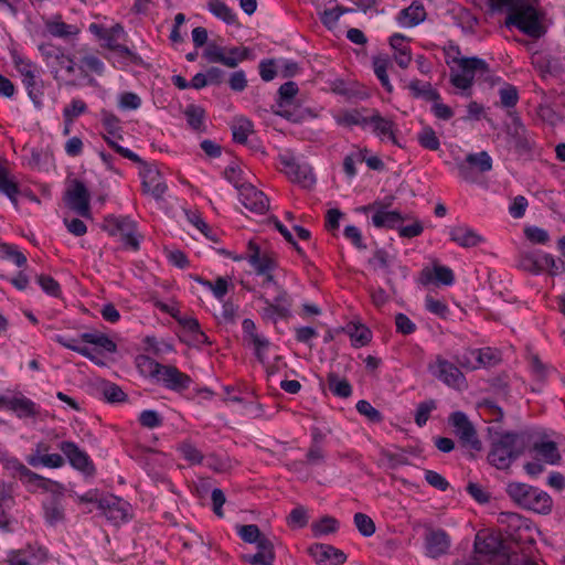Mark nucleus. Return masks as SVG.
I'll list each match as a JSON object with an SVG mask.
<instances>
[{
	"mask_svg": "<svg viewBox=\"0 0 565 565\" xmlns=\"http://www.w3.org/2000/svg\"><path fill=\"white\" fill-rule=\"evenodd\" d=\"M509 142L520 154L529 153L534 145V140L519 117H513L511 125L508 126Z\"/></svg>",
	"mask_w": 565,
	"mask_h": 565,
	"instance_id": "nucleus-16",
	"label": "nucleus"
},
{
	"mask_svg": "<svg viewBox=\"0 0 565 565\" xmlns=\"http://www.w3.org/2000/svg\"><path fill=\"white\" fill-rule=\"evenodd\" d=\"M501 523L505 524L508 530H531V522L513 512L503 513L501 515Z\"/></svg>",
	"mask_w": 565,
	"mask_h": 565,
	"instance_id": "nucleus-51",
	"label": "nucleus"
},
{
	"mask_svg": "<svg viewBox=\"0 0 565 565\" xmlns=\"http://www.w3.org/2000/svg\"><path fill=\"white\" fill-rule=\"evenodd\" d=\"M207 9L226 24H235L237 22L236 13L222 0H209Z\"/></svg>",
	"mask_w": 565,
	"mask_h": 565,
	"instance_id": "nucleus-33",
	"label": "nucleus"
},
{
	"mask_svg": "<svg viewBox=\"0 0 565 565\" xmlns=\"http://www.w3.org/2000/svg\"><path fill=\"white\" fill-rule=\"evenodd\" d=\"M328 386L329 390L339 397L347 398L352 394L351 384L345 380L341 379L337 373L330 372L328 374Z\"/></svg>",
	"mask_w": 565,
	"mask_h": 565,
	"instance_id": "nucleus-39",
	"label": "nucleus"
},
{
	"mask_svg": "<svg viewBox=\"0 0 565 565\" xmlns=\"http://www.w3.org/2000/svg\"><path fill=\"white\" fill-rule=\"evenodd\" d=\"M455 62L458 64L459 72H457L459 75L466 76L470 79V82H473L476 73H484L488 71V64L478 57H461L458 60H455Z\"/></svg>",
	"mask_w": 565,
	"mask_h": 565,
	"instance_id": "nucleus-27",
	"label": "nucleus"
},
{
	"mask_svg": "<svg viewBox=\"0 0 565 565\" xmlns=\"http://www.w3.org/2000/svg\"><path fill=\"white\" fill-rule=\"evenodd\" d=\"M188 124L194 129L200 130L204 124V110L195 105H190L184 110Z\"/></svg>",
	"mask_w": 565,
	"mask_h": 565,
	"instance_id": "nucleus-55",
	"label": "nucleus"
},
{
	"mask_svg": "<svg viewBox=\"0 0 565 565\" xmlns=\"http://www.w3.org/2000/svg\"><path fill=\"white\" fill-rule=\"evenodd\" d=\"M455 163L459 177L470 183L476 182L479 174L489 172L492 169V158L487 151L469 153L465 159L457 158Z\"/></svg>",
	"mask_w": 565,
	"mask_h": 565,
	"instance_id": "nucleus-4",
	"label": "nucleus"
},
{
	"mask_svg": "<svg viewBox=\"0 0 565 565\" xmlns=\"http://www.w3.org/2000/svg\"><path fill=\"white\" fill-rule=\"evenodd\" d=\"M231 128L233 139L238 143H245L249 134L253 132V124L245 117L235 118Z\"/></svg>",
	"mask_w": 565,
	"mask_h": 565,
	"instance_id": "nucleus-42",
	"label": "nucleus"
},
{
	"mask_svg": "<svg viewBox=\"0 0 565 565\" xmlns=\"http://www.w3.org/2000/svg\"><path fill=\"white\" fill-rule=\"evenodd\" d=\"M349 11H350L349 9H345L341 6H337L334 8L327 9L321 13V21L324 25L332 28L337 24L340 17L343 13L349 12Z\"/></svg>",
	"mask_w": 565,
	"mask_h": 565,
	"instance_id": "nucleus-63",
	"label": "nucleus"
},
{
	"mask_svg": "<svg viewBox=\"0 0 565 565\" xmlns=\"http://www.w3.org/2000/svg\"><path fill=\"white\" fill-rule=\"evenodd\" d=\"M533 449L546 463L557 465L561 461V455L554 441L535 443Z\"/></svg>",
	"mask_w": 565,
	"mask_h": 565,
	"instance_id": "nucleus-34",
	"label": "nucleus"
},
{
	"mask_svg": "<svg viewBox=\"0 0 565 565\" xmlns=\"http://www.w3.org/2000/svg\"><path fill=\"white\" fill-rule=\"evenodd\" d=\"M417 140L419 145L428 150H438L440 147V141L436 136L434 129L429 126H425L417 135Z\"/></svg>",
	"mask_w": 565,
	"mask_h": 565,
	"instance_id": "nucleus-49",
	"label": "nucleus"
},
{
	"mask_svg": "<svg viewBox=\"0 0 565 565\" xmlns=\"http://www.w3.org/2000/svg\"><path fill=\"white\" fill-rule=\"evenodd\" d=\"M49 67H51V73L53 75V78L61 83V76L60 72L62 70L65 71L66 74L72 75L75 72L76 63L74 61V57L70 54H66L64 49L61 51V53H57L55 55V62H52L49 64Z\"/></svg>",
	"mask_w": 565,
	"mask_h": 565,
	"instance_id": "nucleus-29",
	"label": "nucleus"
},
{
	"mask_svg": "<svg viewBox=\"0 0 565 565\" xmlns=\"http://www.w3.org/2000/svg\"><path fill=\"white\" fill-rule=\"evenodd\" d=\"M507 26H515L524 34L539 39L545 33L539 12L532 1L520 0L505 19Z\"/></svg>",
	"mask_w": 565,
	"mask_h": 565,
	"instance_id": "nucleus-3",
	"label": "nucleus"
},
{
	"mask_svg": "<svg viewBox=\"0 0 565 565\" xmlns=\"http://www.w3.org/2000/svg\"><path fill=\"white\" fill-rule=\"evenodd\" d=\"M428 371L449 387L462 390L467 386L466 377L460 369L441 355H437L435 361L428 364Z\"/></svg>",
	"mask_w": 565,
	"mask_h": 565,
	"instance_id": "nucleus-6",
	"label": "nucleus"
},
{
	"mask_svg": "<svg viewBox=\"0 0 565 565\" xmlns=\"http://www.w3.org/2000/svg\"><path fill=\"white\" fill-rule=\"evenodd\" d=\"M310 556L319 565H341L345 562V554L328 544H315L308 548Z\"/></svg>",
	"mask_w": 565,
	"mask_h": 565,
	"instance_id": "nucleus-19",
	"label": "nucleus"
},
{
	"mask_svg": "<svg viewBox=\"0 0 565 565\" xmlns=\"http://www.w3.org/2000/svg\"><path fill=\"white\" fill-rule=\"evenodd\" d=\"M143 193L150 194L154 200H162L168 186L157 168L145 166L140 172Z\"/></svg>",
	"mask_w": 565,
	"mask_h": 565,
	"instance_id": "nucleus-15",
	"label": "nucleus"
},
{
	"mask_svg": "<svg viewBox=\"0 0 565 565\" xmlns=\"http://www.w3.org/2000/svg\"><path fill=\"white\" fill-rule=\"evenodd\" d=\"M426 10L419 0H414L407 8L403 9L396 20L403 28H413L425 21Z\"/></svg>",
	"mask_w": 565,
	"mask_h": 565,
	"instance_id": "nucleus-21",
	"label": "nucleus"
},
{
	"mask_svg": "<svg viewBox=\"0 0 565 565\" xmlns=\"http://www.w3.org/2000/svg\"><path fill=\"white\" fill-rule=\"evenodd\" d=\"M82 341L103 348L105 351L114 353L117 350L116 343L106 334L99 332H85L81 334Z\"/></svg>",
	"mask_w": 565,
	"mask_h": 565,
	"instance_id": "nucleus-41",
	"label": "nucleus"
},
{
	"mask_svg": "<svg viewBox=\"0 0 565 565\" xmlns=\"http://www.w3.org/2000/svg\"><path fill=\"white\" fill-rule=\"evenodd\" d=\"M281 171L291 182L300 184L302 188H311L316 183V177L311 167L291 153L279 154Z\"/></svg>",
	"mask_w": 565,
	"mask_h": 565,
	"instance_id": "nucleus-5",
	"label": "nucleus"
},
{
	"mask_svg": "<svg viewBox=\"0 0 565 565\" xmlns=\"http://www.w3.org/2000/svg\"><path fill=\"white\" fill-rule=\"evenodd\" d=\"M456 363L463 370L473 371L480 369V363L477 362L476 349H467L461 354L455 358Z\"/></svg>",
	"mask_w": 565,
	"mask_h": 565,
	"instance_id": "nucleus-56",
	"label": "nucleus"
},
{
	"mask_svg": "<svg viewBox=\"0 0 565 565\" xmlns=\"http://www.w3.org/2000/svg\"><path fill=\"white\" fill-rule=\"evenodd\" d=\"M475 550L491 563L501 562L524 552L518 532H477Z\"/></svg>",
	"mask_w": 565,
	"mask_h": 565,
	"instance_id": "nucleus-1",
	"label": "nucleus"
},
{
	"mask_svg": "<svg viewBox=\"0 0 565 565\" xmlns=\"http://www.w3.org/2000/svg\"><path fill=\"white\" fill-rule=\"evenodd\" d=\"M367 120L369 116H364L360 110L356 109L347 110L335 116L337 124L343 127H365L367 126Z\"/></svg>",
	"mask_w": 565,
	"mask_h": 565,
	"instance_id": "nucleus-38",
	"label": "nucleus"
},
{
	"mask_svg": "<svg viewBox=\"0 0 565 565\" xmlns=\"http://www.w3.org/2000/svg\"><path fill=\"white\" fill-rule=\"evenodd\" d=\"M0 253L2 257L12 260L18 267H22L26 264V257L14 245L6 243L0 244Z\"/></svg>",
	"mask_w": 565,
	"mask_h": 565,
	"instance_id": "nucleus-53",
	"label": "nucleus"
},
{
	"mask_svg": "<svg viewBox=\"0 0 565 565\" xmlns=\"http://www.w3.org/2000/svg\"><path fill=\"white\" fill-rule=\"evenodd\" d=\"M244 258L250 264L257 275L273 271L277 266L273 255L268 252H263L253 241L248 242Z\"/></svg>",
	"mask_w": 565,
	"mask_h": 565,
	"instance_id": "nucleus-13",
	"label": "nucleus"
},
{
	"mask_svg": "<svg viewBox=\"0 0 565 565\" xmlns=\"http://www.w3.org/2000/svg\"><path fill=\"white\" fill-rule=\"evenodd\" d=\"M404 220V216L398 211H388L383 206H381L372 216L373 225L380 228H394Z\"/></svg>",
	"mask_w": 565,
	"mask_h": 565,
	"instance_id": "nucleus-30",
	"label": "nucleus"
},
{
	"mask_svg": "<svg viewBox=\"0 0 565 565\" xmlns=\"http://www.w3.org/2000/svg\"><path fill=\"white\" fill-rule=\"evenodd\" d=\"M308 519L307 509L302 505H298L289 513L287 524L290 527L302 529L308 525Z\"/></svg>",
	"mask_w": 565,
	"mask_h": 565,
	"instance_id": "nucleus-52",
	"label": "nucleus"
},
{
	"mask_svg": "<svg viewBox=\"0 0 565 565\" xmlns=\"http://www.w3.org/2000/svg\"><path fill=\"white\" fill-rule=\"evenodd\" d=\"M542 260L544 270H548L550 275L557 276L565 273V262L563 259H556L551 254L542 253Z\"/></svg>",
	"mask_w": 565,
	"mask_h": 565,
	"instance_id": "nucleus-61",
	"label": "nucleus"
},
{
	"mask_svg": "<svg viewBox=\"0 0 565 565\" xmlns=\"http://www.w3.org/2000/svg\"><path fill=\"white\" fill-rule=\"evenodd\" d=\"M61 451L66 456L71 466L86 475H93L95 471L94 465L88 455L81 450L73 441H62L60 444Z\"/></svg>",
	"mask_w": 565,
	"mask_h": 565,
	"instance_id": "nucleus-17",
	"label": "nucleus"
},
{
	"mask_svg": "<svg viewBox=\"0 0 565 565\" xmlns=\"http://www.w3.org/2000/svg\"><path fill=\"white\" fill-rule=\"evenodd\" d=\"M18 417H35L39 415V407L30 398L25 396H14L13 405L11 408Z\"/></svg>",
	"mask_w": 565,
	"mask_h": 565,
	"instance_id": "nucleus-37",
	"label": "nucleus"
},
{
	"mask_svg": "<svg viewBox=\"0 0 565 565\" xmlns=\"http://www.w3.org/2000/svg\"><path fill=\"white\" fill-rule=\"evenodd\" d=\"M87 111V106L82 99H72L71 104L63 109V117L66 122L72 124L73 120Z\"/></svg>",
	"mask_w": 565,
	"mask_h": 565,
	"instance_id": "nucleus-60",
	"label": "nucleus"
},
{
	"mask_svg": "<svg viewBox=\"0 0 565 565\" xmlns=\"http://www.w3.org/2000/svg\"><path fill=\"white\" fill-rule=\"evenodd\" d=\"M12 62L21 77L40 72L36 63L17 52L12 53Z\"/></svg>",
	"mask_w": 565,
	"mask_h": 565,
	"instance_id": "nucleus-46",
	"label": "nucleus"
},
{
	"mask_svg": "<svg viewBox=\"0 0 565 565\" xmlns=\"http://www.w3.org/2000/svg\"><path fill=\"white\" fill-rule=\"evenodd\" d=\"M500 103L505 108H512L519 100L518 89L512 85H504L499 90Z\"/></svg>",
	"mask_w": 565,
	"mask_h": 565,
	"instance_id": "nucleus-62",
	"label": "nucleus"
},
{
	"mask_svg": "<svg viewBox=\"0 0 565 565\" xmlns=\"http://www.w3.org/2000/svg\"><path fill=\"white\" fill-rule=\"evenodd\" d=\"M66 205L82 217H90V194L82 181L73 180L64 195Z\"/></svg>",
	"mask_w": 565,
	"mask_h": 565,
	"instance_id": "nucleus-10",
	"label": "nucleus"
},
{
	"mask_svg": "<svg viewBox=\"0 0 565 565\" xmlns=\"http://www.w3.org/2000/svg\"><path fill=\"white\" fill-rule=\"evenodd\" d=\"M45 519L50 526H57L64 519V511L60 504L52 501L44 507Z\"/></svg>",
	"mask_w": 565,
	"mask_h": 565,
	"instance_id": "nucleus-59",
	"label": "nucleus"
},
{
	"mask_svg": "<svg viewBox=\"0 0 565 565\" xmlns=\"http://www.w3.org/2000/svg\"><path fill=\"white\" fill-rule=\"evenodd\" d=\"M22 83L28 92V96L31 98L36 107L42 106L43 98V83L39 77V73H33L22 77Z\"/></svg>",
	"mask_w": 565,
	"mask_h": 565,
	"instance_id": "nucleus-31",
	"label": "nucleus"
},
{
	"mask_svg": "<svg viewBox=\"0 0 565 565\" xmlns=\"http://www.w3.org/2000/svg\"><path fill=\"white\" fill-rule=\"evenodd\" d=\"M525 450L523 434L504 433L493 440L489 462L498 469H508Z\"/></svg>",
	"mask_w": 565,
	"mask_h": 565,
	"instance_id": "nucleus-2",
	"label": "nucleus"
},
{
	"mask_svg": "<svg viewBox=\"0 0 565 565\" xmlns=\"http://www.w3.org/2000/svg\"><path fill=\"white\" fill-rule=\"evenodd\" d=\"M157 382L162 383L168 390L182 392L190 387L192 380L188 374L180 372L175 366L162 364Z\"/></svg>",
	"mask_w": 565,
	"mask_h": 565,
	"instance_id": "nucleus-18",
	"label": "nucleus"
},
{
	"mask_svg": "<svg viewBox=\"0 0 565 565\" xmlns=\"http://www.w3.org/2000/svg\"><path fill=\"white\" fill-rule=\"evenodd\" d=\"M553 507L552 498L545 492L537 488L532 487L527 499L523 505L524 509L534 511L540 514H547L551 512Z\"/></svg>",
	"mask_w": 565,
	"mask_h": 565,
	"instance_id": "nucleus-23",
	"label": "nucleus"
},
{
	"mask_svg": "<svg viewBox=\"0 0 565 565\" xmlns=\"http://www.w3.org/2000/svg\"><path fill=\"white\" fill-rule=\"evenodd\" d=\"M137 367L139 372L148 376L150 379H154L157 381L160 370L162 367V364L154 361L153 359L147 356V355H140L136 360Z\"/></svg>",
	"mask_w": 565,
	"mask_h": 565,
	"instance_id": "nucleus-43",
	"label": "nucleus"
},
{
	"mask_svg": "<svg viewBox=\"0 0 565 565\" xmlns=\"http://www.w3.org/2000/svg\"><path fill=\"white\" fill-rule=\"evenodd\" d=\"M427 554L437 557L445 554L449 546L450 540L446 532H428L425 537Z\"/></svg>",
	"mask_w": 565,
	"mask_h": 565,
	"instance_id": "nucleus-25",
	"label": "nucleus"
},
{
	"mask_svg": "<svg viewBox=\"0 0 565 565\" xmlns=\"http://www.w3.org/2000/svg\"><path fill=\"white\" fill-rule=\"evenodd\" d=\"M0 192L6 194L14 206H18V184L2 166H0Z\"/></svg>",
	"mask_w": 565,
	"mask_h": 565,
	"instance_id": "nucleus-36",
	"label": "nucleus"
},
{
	"mask_svg": "<svg viewBox=\"0 0 565 565\" xmlns=\"http://www.w3.org/2000/svg\"><path fill=\"white\" fill-rule=\"evenodd\" d=\"M366 152V149H358L344 158L343 170L350 178H353L356 174L355 162H363L365 160Z\"/></svg>",
	"mask_w": 565,
	"mask_h": 565,
	"instance_id": "nucleus-54",
	"label": "nucleus"
},
{
	"mask_svg": "<svg viewBox=\"0 0 565 565\" xmlns=\"http://www.w3.org/2000/svg\"><path fill=\"white\" fill-rule=\"evenodd\" d=\"M406 36L401 33H394L390 38V44L395 51L394 60L397 63V65L402 68L408 67L412 61L411 51L408 46L404 44Z\"/></svg>",
	"mask_w": 565,
	"mask_h": 565,
	"instance_id": "nucleus-26",
	"label": "nucleus"
},
{
	"mask_svg": "<svg viewBox=\"0 0 565 565\" xmlns=\"http://www.w3.org/2000/svg\"><path fill=\"white\" fill-rule=\"evenodd\" d=\"M519 267L533 275H540L544 271L542 253L525 252L520 255Z\"/></svg>",
	"mask_w": 565,
	"mask_h": 565,
	"instance_id": "nucleus-32",
	"label": "nucleus"
},
{
	"mask_svg": "<svg viewBox=\"0 0 565 565\" xmlns=\"http://www.w3.org/2000/svg\"><path fill=\"white\" fill-rule=\"evenodd\" d=\"M105 228L110 235H119L122 243L134 250L139 249V235L134 220L126 216H109L105 220Z\"/></svg>",
	"mask_w": 565,
	"mask_h": 565,
	"instance_id": "nucleus-8",
	"label": "nucleus"
},
{
	"mask_svg": "<svg viewBox=\"0 0 565 565\" xmlns=\"http://www.w3.org/2000/svg\"><path fill=\"white\" fill-rule=\"evenodd\" d=\"M248 54L249 51L246 47H226L214 43H210L203 52V56L209 63H220L230 68H235L248 57Z\"/></svg>",
	"mask_w": 565,
	"mask_h": 565,
	"instance_id": "nucleus-7",
	"label": "nucleus"
},
{
	"mask_svg": "<svg viewBox=\"0 0 565 565\" xmlns=\"http://www.w3.org/2000/svg\"><path fill=\"white\" fill-rule=\"evenodd\" d=\"M20 481L26 487L28 491L35 492L39 489H42L44 491L49 490V484L51 481L41 475H38L33 472L32 470H29L21 479Z\"/></svg>",
	"mask_w": 565,
	"mask_h": 565,
	"instance_id": "nucleus-44",
	"label": "nucleus"
},
{
	"mask_svg": "<svg viewBox=\"0 0 565 565\" xmlns=\"http://www.w3.org/2000/svg\"><path fill=\"white\" fill-rule=\"evenodd\" d=\"M299 88L295 82H286L278 89V99L275 114L290 121L298 122L302 116L296 109H292V99L298 94Z\"/></svg>",
	"mask_w": 565,
	"mask_h": 565,
	"instance_id": "nucleus-11",
	"label": "nucleus"
},
{
	"mask_svg": "<svg viewBox=\"0 0 565 565\" xmlns=\"http://www.w3.org/2000/svg\"><path fill=\"white\" fill-rule=\"evenodd\" d=\"M105 141L120 156L124 158H127L134 162L141 163V159L138 154L129 150L128 148H124L119 145V140L122 139L121 135L119 132L116 134V136L111 135H104Z\"/></svg>",
	"mask_w": 565,
	"mask_h": 565,
	"instance_id": "nucleus-48",
	"label": "nucleus"
},
{
	"mask_svg": "<svg viewBox=\"0 0 565 565\" xmlns=\"http://www.w3.org/2000/svg\"><path fill=\"white\" fill-rule=\"evenodd\" d=\"M248 343H250L254 347L255 355L258 359V361L264 363L266 359V352L270 345L269 340L264 335L258 334L257 337H254V339L250 340Z\"/></svg>",
	"mask_w": 565,
	"mask_h": 565,
	"instance_id": "nucleus-64",
	"label": "nucleus"
},
{
	"mask_svg": "<svg viewBox=\"0 0 565 565\" xmlns=\"http://www.w3.org/2000/svg\"><path fill=\"white\" fill-rule=\"evenodd\" d=\"M246 559L252 565H271L274 559L271 542L263 543V546L258 547V552L254 555L246 556Z\"/></svg>",
	"mask_w": 565,
	"mask_h": 565,
	"instance_id": "nucleus-47",
	"label": "nucleus"
},
{
	"mask_svg": "<svg viewBox=\"0 0 565 565\" xmlns=\"http://www.w3.org/2000/svg\"><path fill=\"white\" fill-rule=\"evenodd\" d=\"M54 341L72 351L79 353L81 355L89 359L90 361H95V355L90 352V350L86 347L78 345L77 341L74 339H66L65 337L57 334L54 337Z\"/></svg>",
	"mask_w": 565,
	"mask_h": 565,
	"instance_id": "nucleus-57",
	"label": "nucleus"
},
{
	"mask_svg": "<svg viewBox=\"0 0 565 565\" xmlns=\"http://www.w3.org/2000/svg\"><path fill=\"white\" fill-rule=\"evenodd\" d=\"M449 423L454 427L456 436L461 443L471 449L480 451L482 444L477 436V431L467 415L462 412H455L449 417Z\"/></svg>",
	"mask_w": 565,
	"mask_h": 565,
	"instance_id": "nucleus-12",
	"label": "nucleus"
},
{
	"mask_svg": "<svg viewBox=\"0 0 565 565\" xmlns=\"http://www.w3.org/2000/svg\"><path fill=\"white\" fill-rule=\"evenodd\" d=\"M367 125L372 126L373 132L381 139L388 138L397 145L395 137V124L388 118L382 117L377 110L369 115Z\"/></svg>",
	"mask_w": 565,
	"mask_h": 565,
	"instance_id": "nucleus-22",
	"label": "nucleus"
},
{
	"mask_svg": "<svg viewBox=\"0 0 565 565\" xmlns=\"http://www.w3.org/2000/svg\"><path fill=\"white\" fill-rule=\"evenodd\" d=\"M407 88L414 98H422L426 102H437L440 99L439 93L429 82L412 79L408 83Z\"/></svg>",
	"mask_w": 565,
	"mask_h": 565,
	"instance_id": "nucleus-28",
	"label": "nucleus"
},
{
	"mask_svg": "<svg viewBox=\"0 0 565 565\" xmlns=\"http://www.w3.org/2000/svg\"><path fill=\"white\" fill-rule=\"evenodd\" d=\"M264 301L265 307L262 310V316L264 319L276 322L278 319H285L289 317L290 311L286 308V306H280L277 303H273L268 299L263 296L259 298Z\"/></svg>",
	"mask_w": 565,
	"mask_h": 565,
	"instance_id": "nucleus-40",
	"label": "nucleus"
},
{
	"mask_svg": "<svg viewBox=\"0 0 565 565\" xmlns=\"http://www.w3.org/2000/svg\"><path fill=\"white\" fill-rule=\"evenodd\" d=\"M46 31L54 38L67 39L79 34L81 30L74 24H67L62 21L61 15H54L44 20Z\"/></svg>",
	"mask_w": 565,
	"mask_h": 565,
	"instance_id": "nucleus-24",
	"label": "nucleus"
},
{
	"mask_svg": "<svg viewBox=\"0 0 565 565\" xmlns=\"http://www.w3.org/2000/svg\"><path fill=\"white\" fill-rule=\"evenodd\" d=\"M241 203L250 212L264 214L269 207V200L252 184H242L238 188Z\"/></svg>",
	"mask_w": 565,
	"mask_h": 565,
	"instance_id": "nucleus-14",
	"label": "nucleus"
},
{
	"mask_svg": "<svg viewBox=\"0 0 565 565\" xmlns=\"http://www.w3.org/2000/svg\"><path fill=\"white\" fill-rule=\"evenodd\" d=\"M79 64V71L84 76H87V71H90L97 75H102L105 70V65L102 60L90 53H86L82 56Z\"/></svg>",
	"mask_w": 565,
	"mask_h": 565,
	"instance_id": "nucleus-45",
	"label": "nucleus"
},
{
	"mask_svg": "<svg viewBox=\"0 0 565 565\" xmlns=\"http://www.w3.org/2000/svg\"><path fill=\"white\" fill-rule=\"evenodd\" d=\"M524 235L532 244L545 245L550 242V234L546 230L531 225L524 228Z\"/></svg>",
	"mask_w": 565,
	"mask_h": 565,
	"instance_id": "nucleus-58",
	"label": "nucleus"
},
{
	"mask_svg": "<svg viewBox=\"0 0 565 565\" xmlns=\"http://www.w3.org/2000/svg\"><path fill=\"white\" fill-rule=\"evenodd\" d=\"M393 262L394 256L383 248L375 249L373 256L369 259V264L374 270H381L385 275H391Z\"/></svg>",
	"mask_w": 565,
	"mask_h": 565,
	"instance_id": "nucleus-35",
	"label": "nucleus"
},
{
	"mask_svg": "<svg viewBox=\"0 0 565 565\" xmlns=\"http://www.w3.org/2000/svg\"><path fill=\"white\" fill-rule=\"evenodd\" d=\"M450 241L463 248L477 247L484 242V238L473 228L466 224H458L449 230Z\"/></svg>",
	"mask_w": 565,
	"mask_h": 565,
	"instance_id": "nucleus-20",
	"label": "nucleus"
},
{
	"mask_svg": "<svg viewBox=\"0 0 565 565\" xmlns=\"http://www.w3.org/2000/svg\"><path fill=\"white\" fill-rule=\"evenodd\" d=\"M98 509L114 526H119L121 523L132 518L131 505L127 501L115 495L103 497L98 501Z\"/></svg>",
	"mask_w": 565,
	"mask_h": 565,
	"instance_id": "nucleus-9",
	"label": "nucleus"
},
{
	"mask_svg": "<svg viewBox=\"0 0 565 565\" xmlns=\"http://www.w3.org/2000/svg\"><path fill=\"white\" fill-rule=\"evenodd\" d=\"M532 487L525 483L512 482L507 487V492L510 498L519 505L523 507Z\"/></svg>",
	"mask_w": 565,
	"mask_h": 565,
	"instance_id": "nucleus-50",
	"label": "nucleus"
}]
</instances>
